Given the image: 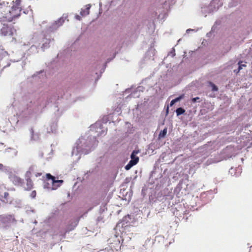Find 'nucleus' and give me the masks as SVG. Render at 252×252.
<instances>
[{
    "instance_id": "obj_1",
    "label": "nucleus",
    "mask_w": 252,
    "mask_h": 252,
    "mask_svg": "<svg viewBox=\"0 0 252 252\" xmlns=\"http://www.w3.org/2000/svg\"><path fill=\"white\" fill-rule=\"evenodd\" d=\"M21 0L13 1L11 7L7 6L5 10L1 11L3 18L6 21L11 22L20 16L22 10L21 5Z\"/></svg>"
},
{
    "instance_id": "obj_2",
    "label": "nucleus",
    "mask_w": 252,
    "mask_h": 252,
    "mask_svg": "<svg viewBox=\"0 0 252 252\" xmlns=\"http://www.w3.org/2000/svg\"><path fill=\"white\" fill-rule=\"evenodd\" d=\"M46 181L44 182V188L51 190H56L60 187L62 183L63 180H56L55 177L52 176L50 173L46 174Z\"/></svg>"
},
{
    "instance_id": "obj_3",
    "label": "nucleus",
    "mask_w": 252,
    "mask_h": 252,
    "mask_svg": "<svg viewBox=\"0 0 252 252\" xmlns=\"http://www.w3.org/2000/svg\"><path fill=\"white\" fill-rule=\"evenodd\" d=\"M16 221V220L13 215H0V225L2 224L4 226L6 227Z\"/></svg>"
},
{
    "instance_id": "obj_4",
    "label": "nucleus",
    "mask_w": 252,
    "mask_h": 252,
    "mask_svg": "<svg viewBox=\"0 0 252 252\" xmlns=\"http://www.w3.org/2000/svg\"><path fill=\"white\" fill-rule=\"evenodd\" d=\"M234 148L233 146H228L223 150V153L226 154L228 158L231 157L233 155Z\"/></svg>"
},
{
    "instance_id": "obj_5",
    "label": "nucleus",
    "mask_w": 252,
    "mask_h": 252,
    "mask_svg": "<svg viewBox=\"0 0 252 252\" xmlns=\"http://www.w3.org/2000/svg\"><path fill=\"white\" fill-rule=\"evenodd\" d=\"M11 180L15 186H21L23 182V180L21 178L16 176L12 177Z\"/></svg>"
},
{
    "instance_id": "obj_6",
    "label": "nucleus",
    "mask_w": 252,
    "mask_h": 252,
    "mask_svg": "<svg viewBox=\"0 0 252 252\" xmlns=\"http://www.w3.org/2000/svg\"><path fill=\"white\" fill-rule=\"evenodd\" d=\"M91 7V5L89 4L86 5V8L82 9L80 11V15L82 16H85L89 14V10Z\"/></svg>"
},
{
    "instance_id": "obj_7",
    "label": "nucleus",
    "mask_w": 252,
    "mask_h": 252,
    "mask_svg": "<svg viewBox=\"0 0 252 252\" xmlns=\"http://www.w3.org/2000/svg\"><path fill=\"white\" fill-rule=\"evenodd\" d=\"M137 163L138 159L137 158L134 160H130L128 164L125 166L126 170H129L133 166L136 165Z\"/></svg>"
},
{
    "instance_id": "obj_8",
    "label": "nucleus",
    "mask_w": 252,
    "mask_h": 252,
    "mask_svg": "<svg viewBox=\"0 0 252 252\" xmlns=\"http://www.w3.org/2000/svg\"><path fill=\"white\" fill-rule=\"evenodd\" d=\"M26 181H27V184H26L27 187L26 188V190H30L33 188V182H32V179L30 178H28L26 180Z\"/></svg>"
},
{
    "instance_id": "obj_9",
    "label": "nucleus",
    "mask_w": 252,
    "mask_h": 252,
    "mask_svg": "<svg viewBox=\"0 0 252 252\" xmlns=\"http://www.w3.org/2000/svg\"><path fill=\"white\" fill-rule=\"evenodd\" d=\"M1 32L4 35H12V32L8 27H4L1 29Z\"/></svg>"
},
{
    "instance_id": "obj_10",
    "label": "nucleus",
    "mask_w": 252,
    "mask_h": 252,
    "mask_svg": "<svg viewBox=\"0 0 252 252\" xmlns=\"http://www.w3.org/2000/svg\"><path fill=\"white\" fill-rule=\"evenodd\" d=\"M138 152H139L138 151H136V150H134L132 152V153H131V156H130L131 160H134V159H135L136 158H137L138 159V162L139 161V157H138L136 156V155L138 153Z\"/></svg>"
},
{
    "instance_id": "obj_11",
    "label": "nucleus",
    "mask_w": 252,
    "mask_h": 252,
    "mask_svg": "<svg viewBox=\"0 0 252 252\" xmlns=\"http://www.w3.org/2000/svg\"><path fill=\"white\" fill-rule=\"evenodd\" d=\"M7 4H6L4 2H1L0 1V12H1V11L5 10L6 7H7Z\"/></svg>"
},
{
    "instance_id": "obj_12",
    "label": "nucleus",
    "mask_w": 252,
    "mask_h": 252,
    "mask_svg": "<svg viewBox=\"0 0 252 252\" xmlns=\"http://www.w3.org/2000/svg\"><path fill=\"white\" fill-rule=\"evenodd\" d=\"M167 128H165L163 129V130H161L159 134V137L160 138H163L164 137L167 133Z\"/></svg>"
},
{
    "instance_id": "obj_13",
    "label": "nucleus",
    "mask_w": 252,
    "mask_h": 252,
    "mask_svg": "<svg viewBox=\"0 0 252 252\" xmlns=\"http://www.w3.org/2000/svg\"><path fill=\"white\" fill-rule=\"evenodd\" d=\"M176 112L177 115L179 116L184 114L185 112V110L183 108L180 107L177 109Z\"/></svg>"
},
{
    "instance_id": "obj_14",
    "label": "nucleus",
    "mask_w": 252,
    "mask_h": 252,
    "mask_svg": "<svg viewBox=\"0 0 252 252\" xmlns=\"http://www.w3.org/2000/svg\"><path fill=\"white\" fill-rule=\"evenodd\" d=\"M64 22V18L63 17H61L56 22V24L58 26H60L63 25Z\"/></svg>"
},
{
    "instance_id": "obj_15",
    "label": "nucleus",
    "mask_w": 252,
    "mask_h": 252,
    "mask_svg": "<svg viewBox=\"0 0 252 252\" xmlns=\"http://www.w3.org/2000/svg\"><path fill=\"white\" fill-rule=\"evenodd\" d=\"M209 84L210 85V86L212 88V90L213 91H218V87L212 82H209Z\"/></svg>"
},
{
    "instance_id": "obj_16",
    "label": "nucleus",
    "mask_w": 252,
    "mask_h": 252,
    "mask_svg": "<svg viewBox=\"0 0 252 252\" xmlns=\"http://www.w3.org/2000/svg\"><path fill=\"white\" fill-rule=\"evenodd\" d=\"M242 61H240L239 63H238V64H239V67H238V71H240L241 69H242V67L243 66H246V65L244 64H242Z\"/></svg>"
},
{
    "instance_id": "obj_17",
    "label": "nucleus",
    "mask_w": 252,
    "mask_h": 252,
    "mask_svg": "<svg viewBox=\"0 0 252 252\" xmlns=\"http://www.w3.org/2000/svg\"><path fill=\"white\" fill-rule=\"evenodd\" d=\"M8 196H9V193L7 192H4V196H3L4 200H3V201H7V198H8Z\"/></svg>"
},
{
    "instance_id": "obj_18",
    "label": "nucleus",
    "mask_w": 252,
    "mask_h": 252,
    "mask_svg": "<svg viewBox=\"0 0 252 252\" xmlns=\"http://www.w3.org/2000/svg\"><path fill=\"white\" fill-rule=\"evenodd\" d=\"M36 195V192L35 190H33L31 193V196L32 198H34Z\"/></svg>"
},
{
    "instance_id": "obj_19",
    "label": "nucleus",
    "mask_w": 252,
    "mask_h": 252,
    "mask_svg": "<svg viewBox=\"0 0 252 252\" xmlns=\"http://www.w3.org/2000/svg\"><path fill=\"white\" fill-rule=\"evenodd\" d=\"M184 97V94L180 95V96L174 99L175 101L178 102Z\"/></svg>"
},
{
    "instance_id": "obj_20",
    "label": "nucleus",
    "mask_w": 252,
    "mask_h": 252,
    "mask_svg": "<svg viewBox=\"0 0 252 252\" xmlns=\"http://www.w3.org/2000/svg\"><path fill=\"white\" fill-rule=\"evenodd\" d=\"M34 171L33 167H31L30 168L29 170L27 172V174L29 175H31L32 172Z\"/></svg>"
},
{
    "instance_id": "obj_21",
    "label": "nucleus",
    "mask_w": 252,
    "mask_h": 252,
    "mask_svg": "<svg viewBox=\"0 0 252 252\" xmlns=\"http://www.w3.org/2000/svg\"><path fill=\"white\" fill-rule=\"evenodd\" d=\"M175 103H176V101H175L174 99L171 100L170 103V106H172Z\"/></svg>"
},
{
    "instance_id": "obj_22",
    "label": "nucleus",
    "mask_w": 252,
    "mask_h": 252,
    "mask_svg": "<svg viewBox=\"0 0 252 252\" xmlns=\"http://www.w3.org/2000/svg\"><path fill=\"white\" fill-rule=\"evenodd\" d=\"M35 175L36 177H39L42 175V173H41V172L36 173Z\"/></svg>"
},
{
    "instance_id": "obj_23",
    "label": "nucleus",
    "mask_w": 252,
    "mask_h": 252,
    "mask_svg": "<svg viewBox=\"0 0 252 252\" xmlns=\"http://www.w3.org/2000/svg\"><path fill=\"white\" fill-rule=\"evenodd\" d=\"M199 98L198 97H194V98H192V101H193V102H194L196 101V100H197V99H199Z\"/></svg>"
},
{
    "instance_id": "obj_24",
    "label": "nucleus",
    "mask_w": 252,
    "mask_h": 252,
    "mask_svg": "<svg viewBox=\"0 0 252 252\" xmlns=\"http://www.w3.org/2000/svg\"><path fill=\"white\" fill-rule=\"evenodd\" d=\"M75 18L77 20H79V21L81 20V17L78 15L75 16Z\"/></svg>"
},
{
    "instance_id": "obj_25",
    "label": "nucleus",
    "mask_w": 252,
    "mask_h": 252,
    "mask_svg": "<svg viewBox=\"0 0 252 252\" xmlns=\"http://www.w3.org/2000/svg\"><path fill=\"white\" fill-rule=\"evenodd\" d=\"M3 168V165L1 163H0V170H2Z\"/></svg>"
},
{
    "instance_id": "obj_26",
    "label": "nucleus",
    "mask_w": 252,
    "mask_h": 252,
    "mask_svg": "<svg viewBox=\"0 0 252 252\" xmlns=\"http://www.w3.org/2000/svg\"><path fill=\"white\" fill-rule=\"evenodd\" d=\"M168 112V107H167V112Z\"/></svg>"
}]
</instances>
